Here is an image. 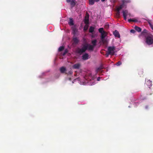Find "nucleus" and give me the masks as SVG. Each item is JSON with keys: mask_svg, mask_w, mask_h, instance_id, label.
<instances>
[{"mask_svg": "<svg viewBox=\"0 0 153 153\" xmlns=\"http://www.w3.org/2000/svg\"><path fill=\"white\" fill-rule=\"evenodd\" d=\"M73 33L74 35L76 34L77 31V30L76 28H74L73 29Z\"/></svg>", "mask_w": 153, "mask_h": 153, "instance_id": "23", "label": "nucleus"}, {"mask_svg": "<svg viewBox=\"0 0 153 153\" xmlns=\"http://www.w3.org/2000/svg\"><path fill=\"white\" fill-rule=\"evenodd\" d=\"M94 0H89V4L90 5L94 4Z\"/></svg>", "mask_w": 153, "mask_h": 153, "instance_id": "26", "label": "nucleus"}, {"mask_svg": "<svg viewBox=\"0 0 153 153\" xmlns=\"http://www.w3.org/2000/svg\"><path fill=\"white\" fill-rule=\"evenodd\" d=\"M117 15L118 16V17H119L120 16V12H117Z\"/></svg>", "mask_w": 153, "mask_h": 153, "instance_id": "33", "label": "nucleus"}, {"mask_svg": "<svg viewBox=\"0 0 153 153\" xmlns=\"http://www.w3.org/2000/svg\"><path fill=\"white\" fill-rule=\"evenodd\" d=\"M89 56L88 53H85L82 56V59L84 60H86L88 59Z\"/></svg>", "mask_w": 153, "mask_h": 153, "instance_id": "8", "label": "nucleus"}, {"mask_svg": "<svg viewBox=\"0 0 153 153\" xmlns=\"http://www.w3.org/2000/svg\"><path fill=\"white\" fill-rule=\"evenodd\" d=\"M68 51L67 49L65 50L64 52L62 54L64 56L65 55V54H66L68 53Z\"/></svg>", "mask_w": 153, "mask_h": 153, "instance_id": "29", "label": "nucleus"}, {"mask_svg": "<svg viewBox=\"0 0 153 153\" xmlns=\"http://www.w3.org/2000/svg\"><path fill=\"white\" fill-rule=\"evenodd\" d=\"M72 0H66V1L68 3H69L71 2Z\"/></svg>", "mask_w": 153, "mask_h": 153, "instance_id": "37", "label": "nucleus"}, {"mask_svg": "<svg viewBox=\"0 0 153 153\" xmlns=\"http://www.w3.org/2000/svg\"><path fill=\"white\" fill-rule=\"evenodd\" d=\"M88 46L86 45H84L81 49H78L77 52L78 53L81 54L85 51L87 49Z\"/></svg>", "mask_w": 153, "mask_h": 153, "instance_id": "1", "label": "nucleus"}, {"mask_svg": "<svg viewBox=\"0 0 153 153\" xmlns=\"http://www.w3.org/2000/svg\"><path fill=\"white\" fill-rule=\"evenodd\" d=\"M100 77H98V78L97 79V81H99L100 80Z\"/></svg>", "mask_w": 153, "mask_h": 153, "instance_id": "38", "label": "nucleus"}, {"mask_svg": "<svg viewBox=\"0 0 153 153\" xmlns=\"http://www.w3.org/2000/svg\"><path fill=\"white\" fill-rule=\"evenodd\" d=\"M105 27L107 28H109V25H105Z\"/></svg>", "mask_w": 153, "mask_h": 153, "instance_id": "39", "label": "nucleus"}, {"mask_svg": "<svg viewBox=\"0 0 153 153\" xmlns=\"http://www.w3.org/2000/svg\"><path fill=\"white\" fill-rule=\"evenodd\" d=\"M89 16L88 15L86 16L85 18L84 22L87 25L89 24Z\"/></svg>", "mask_w": 153, "mask_h": 153, "instance_id": "7", "label": "nucleus"}, {"mask_svg": "<svg viewBox=\"0 0 153 153\" xmlns=\"http://www.w3.org/2000/svg\"><path fill=\"white\" fill-rule=\"evenodd\" d=\"M92 37H94V36L93 35H92Z\"/></svg>", "mask_w": 153, "mask_h": 153, "instance_id": "42", "label": "nucleus"}, {"mask_svg": "<svg viewBox=\"0 0 153 153\" xmlns=\"http://www.w3.org/2000/svg\"><path fill=\"white\" fill-rule=\"evenodd\" d=\"M125 5L124 4V2H122V4L120 5L118 7L120 8V9H121L122 8H123Z\"/></svg>", "mask_w": 153, "mask_h": 153, "instance_id": "25", "label": "nucleus"}, {"mask_svg": "<svg viewBox=\"0 0 153 153\" xmlns=\"http://www.w3.org/2000/svg\"><path fill=\"white\" fill-rule=\"evenodd\" d=\"M73 43L75 44H77L79 41V40L76 37H74L73 39Z\"/></svg>", "mask_w": 153, "mask_h": 153, "instance_id": "10", "label": "nucleus"}, {"mask_svg": "<svg viewBox=\"0 0 153 153\" xmlns=\"http://www.w3.org/2000/svg\"><path fill=\"white\" fill-rule=\"evenodd\" d=\"M130 32L132 33H134L135 32V31L134 30L132 29L130 30Z\"/></svg>", "mask_w": 153, "mask_h": 153, "instance_id": "31", "label": "nucleus"}, {"mask_svg": "<svg viewBox=\"0 0 153 153\" xmlns=\"http://www.w3.org/2000/svg\"><path fill=\"white\" fill-rule=\"evenodd\" d=\"M70 3L72 8L74 7L76 5L75 0H72Z\"/></svg>", "mask_w": 153, "mask_h": 153, "instance_id": "13", "label": "nucleus"}, {"mask_svg": "<svg viewBox=\"0 0 153 153\" xmlns=\"http://www.w3.org/2000/svg\"><path fill=\"white\" fill-rule=\"evenodd\" d=\"M121 9H120V8L118 7L117 8V12H120V10Z\"/></svg>", "mask_w": 153, "mask_h": 153, "instance_id": "36", "label": "nucleus"}, {"mask_svg": "<svg viewBox=\"0 0 153 153\" xmlns=\"http://www.w3.org/2000/svg\"><path fill=\"white\" fill-rule=\"evenodd\" d=\"M149 24L152 30H153V25L150 22L149 23Z\"/></svg>", "mask_w": 153, "mask_h": 153, "instance_id": "32", "label": "nucleus"}, {"mask_svg": "<svg viewBox=\"0 0 153 153\" xmlns=\"http://www.w3.org/2000/svg\"><path fill=\"white\" fill-rule=\"evenodd\" d=\"M113 34H114L115 37H117L118 38L120 37V35L119 32L116 30L113 32Z\"/></svg>", "mask_w": 153, "mask_h": 153, "instance_id": "6", "label": "nucleus"}, {"mask_svg": "<svg viewBox=\"0 0 153 153\" xmlns=\"http://www.w3.org/2000/svg\"><path fill=\"white\" fill-rule=\"evenodd\" d=\"M122 2L124 3V4L125 5L126 4L130 3L131 2V0H122L121 1Z\"/></svg>", "mask_w": 153, "mask_h": 153, "instance_id": "18", "label": "nucleus"}, {"mask_svg": "<svg viewBox=\"0 0 153 153\" xmlns=\"http://www.w3.org/2000/svg\"><path fill=\"white\" fill-rule=\"evenodd\" d=\"M146 42L148 45H151L153 43V38L151 36H148L146 38Z\"/></svg>", "mask_w": 153, "mask_h": 153, "instance_id": "2", "label": "nucleus"}, {"mask_svg": "<svg viewBox=\"0 0 153 153\" xmlns=\"http://www.w3.org/2000/svg\"><path fill=\"white\" fill-rule=\"evenodd\" d=\"M80 65L79 63L75 64L73 66V68L74 69H79V68Z\"/></svg>", "mask_w": 153, "mask_h": 153, "instance_id": "11", "label": "nucleus"}, {"mask_svg": "<svg viewBox=\"0 0 153 153\" xmlns=\"http://www.w3.org/2000/svg\"><path fill=\"white\" fill-rule=\"evenodd\" d=\"M122 64V62L121 61H118L116 64L117 66H119L120 65Z\"/></svg>", "mask_w": 153, "mask_h": 153, "instance_id": "30", "label": "nucleus"}, {"mask_svg": "<svg viewBox=\"0 0 153 153\" xmlns=\"http://www.w3.org/2000/svg\"><path fill=\"white\" fill-rule=\"evenodd\" d=\"M60 71L61 73H64L66 71V69L65 67H62L60 68Z\"/></svg>", "mask_w": 153, "mask_h": 153, "instance_id": "12", "label": "nucleus"}, {"mask_svg": "<svg viewBox=\"0 0 153 153\" xmlns=\"http://www.w3.org/2000/svg\"><path fill=\"white\" fill-rule=\"evenodd\" d=\"M147 30L146 29H144V30L142 32L141 34L143 36H145L147 33Z\"/></svg>", "mask_w": 153, "mask_h": 153, "instance_id": "21", "label": "nucleus"}, {"mask_svg": "<svg viewBox=\"0 0 153 153\" xmlns=\"http://www.w3.org/2000/svg\"><path fill=\"white\" fill-rule=\"evenodd\" d=\"M123 13L124 19L125 20H126V17L127 15H130V13H128V11L127 10H123Z\"/></svg>", "mask_w": 153, "mask_h": 153, "instance_id": "4", "label": "nucleus"}, {"mask_svg": "<svg viewBox=\"0 0 153 153\" xmlns=\"http://www.w3.org/2000/svg\"><path fill=\"white\" fill-rule=\"evenodd\" d=\"M87 46H88V48L87 49L89 50L93 51L94 50V48L93 46L90 45H86Z\"/></svg>", "mask_w": 153, "mask_h": 153, "instance_id": "9", "label": "nucleus"}, {"mask_svg": "<svg viewBox=\"0 0 153 153\" xmlns=\"http://www.w3.org/2000/svg\"><path fill=\"white\" fill-rule=\"evenodd\" d=\"M128 21L129 22H137V19H129L128 20Z\"/></svg>", "mask_w": 153, "mask_h": 153, "instance_id": "19", "label": "nucleus"}, {"mask_svg": "<svg viewBox=\"0 0 153 153\" xmlns=\"http://www.w3.org/2000/svg\"><path fill=\"white\" fill-rule=\"evenodd\" d=\"M99 31L100 33H102L103 32H105L103 30V28H100L98 30Z\"/></svg>", "mask_w": 153, "mask_h": 153, "instance_id": "24", "label": "nucleus"}, {"mask_svg": "<svg viewBox=\"0 0 153 153\" xmlns=\"http://www.w3.org/2000/svg\"><path fill=\"white\" fill-rule=\"evenodd\" d=\"M103 68L102 67H100L97 69L96 71L97 72H98L99 71H100Z\"/></svg>", "mask_w": 153, "mask_h": 153, "instance_id": "28", "label": "nucleus"}, {"mask_svg": "<svg viewBox=\"0 0 153 153\" xmlns=\"http://www.w3.org/2000/svg\"><path fill=\"white\" fill-rule=\"evenodd\" d=\"M109 54H109V52H108V53H107L105 54V55L106 57H108Z\"/></svg>", "mask_w": 153, "mask_h": 153, "instance_id": "34", "label": "nucleus"}, {"mask_svg": "<svg viewBox=\"0 0 153 153\" xmlns=\"http://www.w3.org/2000/svg\"><path fill=\"white\" fill-rule=\"evenodd\" d=\"M105 32H103L102 33H101V39H102L103 40V39L105 38Z\"/></svg>", "mask_w": 153, "mask_h": 153, "instance_id": "22", "label": "nucleus"}, {"mask_svg": "<svg viewBox=\"0 0 153 153\" xmlns=\"http://www.w3.org/2000/svg\"><path fill=\"white\" fill-rule=\"evenodd\" d=\"M146 84L147 85H148L149 87L151 86L152 85V82L150 80H148L146 81Z\"/></svg>", "mask_w": 153, "mask_h": 153, "instance_id": "14", "label": "nucleus"}, {"mask_svg": "<svg viewBox=\"0 0 153 153\" xmlns=\"http://www.w3.org/2000/svg\"><path fill=\"white\" fill-rule=\"evenodd\" d=\"M135 29L138 32H140L141 31V29L140 27L135 26L134 27Z\"/></svg>", "mask_w": 153, "mask_h": 153, "instance_id": "17", "label": "nucleus"}, {"mask_svg": "<svg viewBox=\"0 0 153 153\" xmlns=\"http://www.w3.org/2000/svg\"><path fill=\"white\" fill-rule=\"evenodd\" d=\"M115 49V48L114 46L109 47L108 49L109 54H110V55H113L114 53V51Z\"/></svg>", "mask_w": 153, "mask_h": 153, "instance_id": "3", "label": "nucleus"}, {"mask_svg": "<svg viewBox=\"0 0 153 153\" xmlns=\"http://www.w3.org/2000/svg\"><path fill=\"white\" fill-rule=\"evenodd\" d=\"M101 1L102 2H103L105 1V0H101Z\"/></svg>", "mask_w": 153, "mask_h": 153, "instance_id": "41", "label": "nucleus"}, {"mask_svg": "<svg viewBox=\"0 0 153 153\" xmlns=\"http://www.w3.org/2000/svg\"><path fill=\"white\" fill-rule=\"evenodd\" d=\"M64 49V47L63 46H60L59 48L58 51H61Z\"/></svg>", "mask_w": 153, "mask_h": 153, "instance_id": "27", "label": "nucleus"}, {"mask_svg": "<svg viewBox=\"0 0 153 153\" xmlns=\"http://www.w3.org/2000/svg\"><path fill=\"white\" fill-rule=\"evenodd\" d=\"M146 93L147 95H151L153 94V91L152 89L149 87L146 91Z\"/></svg>", "mask_w": 153, "mask_h": 153, "instance_id": "5", "label": "nucleus"}, {"mask_svg": "<svg viewBox=\"0 0 153 153\" xmlns=\"http://www.w3.org/2000/svg\"><path fill=\"white\" fill-rule=\"evenodd\" d=\"M97 40L96 39H94L92 40L91 41V43L92 44V45L95 47L97 45Z\"/></svg>", "mask_w": 153, "mask_h": 153, "instance_id": "15", "label": "nucleus"}, {"mask_svg": "<svg viewBox=\"0 0 153 153\" xmlns=\"http://www.w3.org/2000/svg\"><path fill=\"white\" fill-rule=\"evenodd\" d=\"M95 1L97 2L99 1V0H95Z\"/></svg>", "mask_w": 153, "mask_h": 153, "instance_id": "40", "label": "nucleus"}, {"mask_svg": "<svg viewBox=\"0 0 153 153\" xmlns=\"http://www.w3.org/2000/svg\"><path fill=\"white\" fill-rule=\"evenodd\" d=\"M68 24L70 25H74V21L72 19L70 18L69 22H68Z\"/></svg>", "mask_w": 153, "mask_h": 153, "instance_id": "16", "label": "nucleus"}, {"mask_svg": "<svg viewBox=\"0 0 153 153\" xmlns=\"http://www.w3.org/2000/svg\"><path fill=\"white\" fill-rule=\"evenodd\" d=\"M88 29V27H85V26L84 27V30H86Z\"/></svg>", "mask_w": 153, "mask_h": 153, "instance_id": "35", "label": "nucleus"}, {"mask_svg": "<svg viewBox=\"0 0 153 153\" xmlns=\"http://www.w3.org/2000/svg\"><path fill=\"white\" fill-rule=\"evenodd\" d=\"M94 27L92 26L90 27L89 30V32L91 33H93L94 31Z\"/></svg>", "mask_w": 153, "mask_h": 153, "instance_id": "20", "label": "nucleus"}]
</instances>
